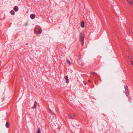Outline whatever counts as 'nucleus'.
Instances as JSON below:
<instances>
[{"label":"nucleus","instance_id":"obj_1","mask_svg":"<svg viewBox=\"0 0 133 133\" xmlns=\"http://www.w3.org/2000/svg\"><path fill=\"white\" fill-rule=\"evenodd\" d=\"M42 31L41 29L39 26H37L34 30V33L36 34H40Z\"/></svg>","mask_w":133,"mask_h":133},{"label":"nucleus","instance_id":"obj_11","mask_svg":"<svg viewBox=\"0 0 133 133\" xmlns=\"http://www.w3.org/2000/svg\"><path fill=\"white\" fill-rule=\"evenodd\" d=\"M10 13H11V14L12 15H14L15 14L13 10L11 11H10Z\"/></svg>","mask_w":133,"mask_h":133},{"label":"nucleus","instance_id":"obj_7","mask_svg":"<svg viewBox=\"0 0 133 133\" xmlns=\"http://www.w3.org/2000/svg\"><path fill=\"white\" fill-rule=\"evenodd\" d=\"M128 86H126L125 87V93L126 95L127 94V93H128Z\"/></svg>","mask_w":133,"mask_h":133},{"label":"nucleus","instance_id":"obj_6","mask_svg":"<svg viewBox=\"0 0 133 133\" xmlns=\"http://www.w3.org/2000/svg\"><path fill=\"white\" fill-rule=\"evenodd\" d=\"M35 16L34 14H31L30 15V17L32 19H34L35 17Z\"/></svg>","mask_w":133,"mask_h":133},{"label":"nucleus","instance_id":"obj_5","mask_svg":"<svg viewBox=\"0 0 133 133\" xmlns=\"http://www.w3.org/2000/svg\"><path fill=\"white\" fill-rule=\"evenodd\" d=\"M85 23L83 21H82L81 23V26L82 28L84 27Z\"/></svg>","mask_w":133,"mask_h":133},{"label":"nucleus","instance_id":"obj_14","mask_svg":"<svg viewBox=\"0 0 133 133\" xmlns=\"http://www.w3.org/2000/svg\"><path fill=\"white\" fill-rule=\"evenodd\" d=\"M9 123L8 122H7L6 123V125H9Z\"/></svg>","mask_w":133,"mask_h":133},{"label":"nucleus","instance_id":"obj_2","mask_svg":"<svg viewBox=\"0 0 133 133\" xmlns=\"http://www.w3.org/2000/svg\"><path fill=\"white\" fill-rule=\"evenodd\" d=\"M68 116L69 118H74L76 117V115L74 113H71L68 114Z\"/></svg>","mask_w":133,"mask_h":133},{"label":"nucleus","instance_id":"obj_10","mask_svg":"<svg viewBox=\"0 0 133 133\" xmlns=\"http://www.w3.org/2000/svg\"><path fill=\"white\" fill-rule=\"evenodd\" d=\"M37 105V103L36 102H35L34 104V106L32 107L33 108H36Z\"/></svg>","mask_w":133,"mask_h":133},{"label":"nucleus","instance_id":"obj_13","mask_svg":"<svg viewBox=\"0 0 133 133\" xmlns=\"http://www.w3.org/2000/svg\"><path fill=\"white\" fill-rule=\"evenodd\" d=\"M37 133H40V129L39 128H38V131Z\"/></svg>","mask_w":133,"mask_h":133},{"label":"nucleus","instance_id":"obj_15","mask_svg":"<svg viewBox=\"0 0 133 133\" xmlns=\"http://www.w3.org/2000/svg\"><path fill=\"white\" fill-rule=\"evenodd\" d=\"M6 126L7 128H8L9 127V125H6Z\"/></svg>","mask_w":133,"mask_h":133},{"label":"nucleus","instance_id":"obj_17","mask_svg":"<svg viewBox=\"0 0 133 133\" xmlns=\"http://www.w3.org/2000/svg\"><path fill=\"white\" fill-rule=\"evenodd\" d=\"M131 31H129V33H131Z\"/></svg>","mask_w":133,"mask_h":133},{"label":"nucleus","instance_id":"obj_8","mask_svg":"<svg viewBox=\"0 0 133 133\" xmlns=\"http://www.w3.org/2000/svg\"><path fill=\"white\" fill-rule=\"evenodd\" d=\"M14 10L15 11H17L18 10V9L17 6H15L14 8Z\"/></svg>","mask_w":133,"mask_h":133},{"label":"nucleus","instance_id":"obj_16","mask_svg":"<svg viewBox=\"0 0 133 133\" xmlns=\"http://www.w3.org/2000/svg\"><path fill=\"white\" fill-rule=\"evenodd\" d=\"M88 81H89V83H90V82H90V80H89Z\"/></svg>","mask_w":133,"mask_h":133},{"label":"nucleus","instance_id":"obj_9","mask_svg":"<svg viewBox=\"0 0 133 133\" xmlns=\"http://www.w3.org/2000/svg\"><path fill=\"white\" fill-rule=\"evenodd\" d=\"M64 78L66 80V82L67 83L68 82V77L67 76H66L64 77Z\"/></svg>","mask_w":133,"mask_h":133},{"label":"nucleus","instance_id":"obj_12","mask_svg":"<svg viewBox=\"0 0 133 133\" xmlns=\"http://www.w3.org/2000/svg\"><path fill=\"white\" fill-rule=\"evenodd\" d=\"M66 62H67L69 64V65H70L71 63L70 61L68 60H66Z\"/></svg>","mask_w":133,"mask_h":133},{"label":"nucleus","instance_id":"obj_4","mask_svg":"<svg viewBox=\"0 0 133 133\" xmlns=\"http://www.w3.org/2000/svg\"><path fill=\"white\" fill-rule=\"evenodd\" d=\"M127 1L129 5H131L133 3V0H127Z\"/></svg>","mask_w":133,"mask_h":133},{"label":"nucleus","instance_id":"obj_3","mask_svg":"<svg viewBox=\"0 0 133 133\" xmlns=\"http://www.w3.org/2000/svg\"><path fill=\"white\" fill-rule=\"evenodd\" d=\"M84 37V34L83 32H81L80 35V38L81 41L82 42V44L83 45V39Z\"/></svg>","mask_w":133,"mask_h":133}]
</instances>
